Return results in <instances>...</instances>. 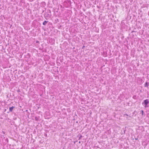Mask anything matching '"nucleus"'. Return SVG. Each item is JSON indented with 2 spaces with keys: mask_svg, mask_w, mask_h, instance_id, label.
Instances as JSON below:
<instances>
[{
  "mask_svg": "<svg viewBox=\"0 0 149 149\" xmlns=\"http://www.w3.org/2000/svg\"><path fill=\"white\" fill-rule=\"evenodd\" d=\"M149 103V101L147 99L145 100L144 101V102L142 104L143 105L144 104L145 105V107L146 108L148 107L147 106L148 104Z\"/></svg>",
  "mask_w": 149,
  "mask_h": 149,
  "instance_id": "nucleus-1",
  "label": "nucleus"
},
{
  "mask_svg": "<svg viewBox=\"0 0 149 149\" xmlns=\"http://www.w3.org/2000/svg\"><path fill=\"white\" fill-rule=\"evenodd\" d=\"M14 108V107H10V108H9V110H10V111H11L13 110V109Z\"/></svg>",
  "mask_w": 149,
  "mask_h": 149,
  "instance_id": "nucleus-2",
  "label": "nucleus"
},
{
  "mask_svg": "<svg viewBox=\"0 0 149 149\" xmlns=\"http://www.w3.org/2000/svg\"><path fill=\"white\" fill-rule=\"evenodd\" d=\"M47 21H44V22H43V25H46V24H47Z\"/></svg>",
  "mask_w": 149,
  "mask_h": 149,
  "instance_id": "nucleus-3",
  "label": "nucleus"
},
{
  "mask_svg": "<svg viewBox=\"0 0 149 149\" xmlns=\"http://www.w3.org/2000/svg\"><path fill=\"white\" fill-rule=\"evenodd\" d=\"M145 87H147L148 86V83L147 82H146V83L145 84Z\"/></svg>",
  "mask_w": 149,
  "mask_h": 149,
  "instance_id": "nucleus-4",
  "label": "nucleus"
},
{
  "mask_svg": "<svg viewBox=\"0 0 149 149\" xmlns=\"http://www.w3.org/2000/svg\"><path fill=\"white\" fill-rule=\"evenodd\" d=\"M141 112H142V114H143V110H142L141 111Z\"/></svg>",
  "mask_w": 149,
  "mask_h": 149,
  "instance_id": "nucleus-5",
  "label": "nucleus"
},
{
  "mask_svg": "<svg viewBox=\"0 0 149 149\" xmlns=\"http://www.w3.org/2000/svg\"><path fill=\"white\" fill-rule=\"evenodd\" d=\"M79 143H80V141H79Z\"/></svg>",
  "mask_w": 149,
  "mask_h": 149,
  "instance_id": "nucleus-6",
  "label": "nucleus"
}]
</instances>
